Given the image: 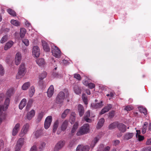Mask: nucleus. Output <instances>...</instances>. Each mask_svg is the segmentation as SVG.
I'll return each mask as SVG.
<instances>
[{
    "mask_svg": "<svg viewBox=\"0 0 151 151\" xmlns=\"http://www.w3.org/2000/svg\"><path fill=\"white\" fill-rule=\"evenodd\" d=\"M7 39V37L6 36H3L1 40V43H3L6 42Z\"/></svg>",
    "mask_w": 151,
    "mask_h": 151,
    "instance_id": "864d4df0",
    "label": "nucleus"
},
{
    "mask_svg": "<svg viewBox=\"0 0 151 151\" xmlns=\"http://www.w3.org/2000/svg\"><path fill=\"white\" fill-rule=\"evenodd\" d=\"M82 98L84 102V104H88L87 102V99L86 97L85 96V94L84 93H83L82 95Z\"/></svg>",
    "mask_w": 151,
    "mask_h": 151,
    "instance_id": "8fccbe9b",
    "label": "nucleus"
},
{
    "mask_svg": "<svg viewBox=\"0 0 151 151\" xmlns=\"http://www.w3.org/2000/svg\"><path fill=\"white\" fill-rule=\"evenodd\" d=\"M14 92V88H10L7 91L6 95L8 97H10L13 94Z\"/></svg>",
    "mask_w": 151,
    "mask_h": 151,
    "instance_id": "bb28decb",
    "label": "nucleus"
},
{
    "mask_svg": "<svg viewBox=\"0 0 151 151\" xmlns=\"http://www.w3.org/2000/svg\"><path fill=\"white\" fill-rule=\"evenodd\" d=\"M54 88L53 85H51L48 88L47 91V96L48 97H51L54 92Z\"/></svg>",
    "mask_w": 151,
    "mask_h": 151,
    "instance_id": "2eb2a0df",
    "label": "nucleus"
},
{
    "mask_svg": "<svg viewBox=\"0 0 151 151\" xmlns=\"http://www.w3.org/2000/svg\"><path fill=\"white\" fill-rule=\"evenodd\" d=\"M52 52L53 55L57 58H58L60 56V51L56 46H54L52 47Z\"/></svg>",
    "mask_w": 151,
    "mask_h": 151,
    "instance_id": "423d86ee",
    "label": "nucleus"
},
{
    "mask_svg": "<svg viewBox=\"0 0 151 151\" xmlns=\"http://www.w3.org/2000/svg\"><path fill=\"white\" fill-rule=\"evenodd\" d=\"M89 126L88 124H85L81 127L76 134L78 136L87 134L89 131Z\"/></svg>",
    "mask_w": 151,
    "mask_h": 151,
    "instance_id": "20e7f679",
    "label": "nucleus"
},
{
    "mask_svg": "<svg viewBox=\"0 0 151 151\" xmlns=\"http://www.w3.org/2000/svg\"><path fill=\"white\" fill-rule=\"evenodd\" d=\"M89 147L88 146H83L82 145H78L77 147L76 151H88Z\"/></svg>",
    "mask_w": 151,
    "mask_h": 151,
    "instance_id": "f8f14e48",
    "label": "nucleus"
},
{
    "mask_svg": "<svg viewBox=\"0 0 151 151\" xmlns=\"http://www.w3.org/2000/svg\"><path fill=\"white\" fill-rule=\"evenodd\" d=\"M4 96V93H2L0 94V102L3 100Z\"/></svg>",
    "mask_w": 151,
    "mask_h": 151,
    "instance_id": "052dcab7",
    "label": "nucleus"
},
{
    "mask_svg": "<svg viewBox=\"0 0 151 151\" xmlns=\"http://www.w3.org/2000/svg\"><path fill=\"white\" fill-rule=\"evenodd\" d=\"M112 107L111 104H108L107 106L105 107L100 111L99 114L102 115L108 112Z\"/></svg>",
    "mask_w": 151,
    "mask_h": 151,
    "instance_id": "4468645a",
    "label": "nucleus"
},
{
    "mask_svg": "<svg viewBox=\"0 0 151 151\" xmlns=\"http://www.w3.org/2000/svg\"><path fill=\"white\" fill-rule=\"evenodd\" d=\"M104 119L103 118H101L99 120L97 124L96 128L98 129L101 128L103 125L104 122Z\"/></svg>",
    "mask_w": 151,
    "mask_h": 151,
    "instance_id": "5701e85b",
    "label": "nucleus"
},
{
    "mask_svg": "<svg viewBox=\"0 0 151 151\" xmlns=\"http://www.w3.org/2000/svg\"><path fill=\"white\" fill-rule=\"evenodd\" d=\"M52 121V117L51 116H47L44 122V127L46 129H48L50 127Z\"/></svg>",
    "mask_w": 151,
    "mask_h": 151,
    "instance_id": "0eeeda50",
    "label": "nucleus"
},
{
    "mask_svg": "<svg viewBox=\"0 0 151 151\" xmlns=\"http://www.w3.org/2000/svg\"><path fill=\"white\" fill-rule=\"evenodd\" d=\"M137 133L136 134V137L137 139L139 141H141L143 140L144 139V137L143 136H141L139 135L140 133L139 130H136Z\"/></svg>",
    "mask_w": 151,
    "mask_h": 151,
    "instance_id": "c756f323",
    "label": "nucleus"
},
{
    "mask_svg": "<svg viewBox=\"0 0 151 151\" xmlns=\"http://www.w3.org/2000/svg\"><path fill=\"white\" fill-rule=\"evenodd\" d=\"M24 138H19L17 142L15 148V151H19L21 147L24 145Z\"/></svg>",
    "mask_w": 151,
    "mask_h": 151,
    "instance_id": "39448f33",
    "label": "nucleus"
},
{
    "mask_svg": "<svg viewBox=\"0 0 151 151\" xmlns=\"http://www.w3.org/2000/svg\"><path fill=\"white\" fill-rule=\"evenodd\" d=\"M68 125V121L66 120H65L62 123L61 126V129L62 131H65Z\"/></svg>",
    "mask_w": 151,
    "mask_h": 151,
    "instance_id": "a878e982",
    "label": "nucleus"
},
{
    "mask_svg": "<svg viewBox=\"0 0 151 151\" xmlns=\"http://www.w3.org/2000/svg\"><path fill=\"white\" fill-rule=\"evenodd\" d=\"M133 109V107L132 106H125L124 109V110L127 111H130Z\"/></svg>",
    "mask_w": 151,
    "mask_h": 151,
    "instance_id": "09e8293b",
    "label": "nucleus"
},
{
    "mask_svg": "<svg viewBox=\"0 0 151 151\" xmlns=\"http://www.w3.org/2000/svg\"><path fill=\"white\" fill-rule=\"evenodd\" d=\"M45 146V143L42 142L41 143L38 148L39 149V151H42Z\"/></svg>",
    "mask_w": 151,
    "mask_h": 151,
    "instance_id": "de8ad7c7",
    "label": "nucleus"
},
{
    "mask_svg": "<svg viewBox=\"0 0 151 151\" xmlns=\"http://www.w3.org/2000/svg\"><path fill=\"white\" fill-rule=\"evenodd\" d=\"M14 42L12 41H10L6 43L4 46V49L6 50L10 48L13 45Z\"/></svg>",
    "mask_w": 151,
    "mask_h": 151,
    "instance_id": "b1692460",
    "label": "nucleus"
},
{
    "mask_svg": "<svg viewBox=\"0 0 151 151\" xmlns=\"http://www.w3.org/2000/svg\"><path fill=\"white\" fill-rule=\"evenodd\" d=\"M78 111L80 116H82L83 115L84 112V108L82 105L79 104L78 105Z\"/></svg>",
    "mask_w": 151,
    "mask_h": 151,
    "instance_id": "a211bd4d",
    "label": "nucleus"
},
{
    "mask_svg": "<svg viewBox=\"0 0 151 151\" xmlns=\"http://www.w3.org/2000/svg\"><path fill=\"white\" fill-rule=\"evenodd\" d=\"M21 53L19 52L17 53L16 54L15 59V63L17 65H18L21 62Z\"/></svg>",
    "mask_w": 151,
    "mask_h": 151,
    "instance_id": "ddd939ff",
    "label": "nucleus"
},
{
    "mask_svg": "<svg viewBox=\"0 0 151 151\" xmlns=\"http://www.w3.org/2000/svg\"><path fill=\"white\" fill-rule=\"evenodd\" d=\"M65 142L64 141H59L55 145L54 148V151H58L64 146Z\"/></svg>",
    "mask_w": 151,
    "mask_h": 151,
    "instance_id": "6e6552de",
    "label": "nucleus"
},
{
    "mask_svg": "<svg viewBox=\"0 0 151 151\" xmlns=\"http://www.w3.org/2000/svg\"><path fill=\"white\" fill-rule=\"evenodd\" d=\"M42 44L43 50L46 52H49L50 50V48L47 43L44 41H42Z\"/></svg>",
    "mask_w": 151,
    "mask_h": 151,
    "instance_id": "6ab92c4d",
    "label": "nucleus"
},
{
    "mask_svg": "<svg viewBox=\"0 0 151 151\" xmlns=\"http://www.w3.org/2000/svg\"><path fill=\"white\" fill-rule=\"evenodd\" d=\"M59 121L58 120H56L54 123L53 127V132L55 133L58 126Z\"/></svg>",
    "mask_w": 151,
    "mask_h": 151,
    "instance_id": "c85d7f7f",
    "label": "nucleus"
},
{
    "mask_svg": "<svg viewBox=\"0 0 151 151\" xmlns=\"http://www.w3.org/2000/svg\"><path fill=\"white\" fill-rule=\"evenodd\" d=\"M148 124V123L147 122H145L143 126V128L142 130V132L143 134H145L147 129V126Z\"/></svg>",
    "mask_w": 151,
    "mask_h": 151,
    "instance_id": "a18cd8bd",
    "label": "nucleus"
},
{
    "mask_svg": "<svg viewBox=\"0 0 151 151\" xmlns=\"http://www.w3.org/2000/svg\"><path fill=\"white\" fill-rule=\"evenodd\" d=\"M134 134L133 133H128L126 134L124 136V139L128 140L133 137Z\"/></svg>",
    "mask_w": 151,
    "mask_h": 151,
    "instance_id": "4c0bfd02",
    "label": "nucleus"
},
{
    "mask_svg": "<svg viewBox=\"0 0 151 151\" xmlns=\"http://www.w3.org/2000/svg\"><path fill=\"white\" fill-rule=\"evenodd\" d=\"M27 104V100L25 99H23L21 101L19 105V108L22 110Z\"/></svg>",
    "mask_w": 151,
    "mask_h": 151,
    "instance_id": "aec40b11",
    "label": "nucleus"
},
{
    "mask_svg": "<svg viewBox=\"0 0 151 151\" xmlns=\"http://www.w3.org/2000/svg\"><path fill=\"white\" fill-rule=\"evenodd\" d=\"M25 25H26L28 27H29L30 26H31V25L27 21H26L25 22Z\"/></svg>",
    "mask_w": 151,
    "mask_h": 151,
    "instance_id": "774afa93",
    "label": "nucleus"
},
{
    "mask_svg": "<svg viewBox=\"0 0 151 151\" xmlns=\"http://www.w3.org/2000/svg\"><path fill=\"white\" fill-rule=\"evenodd\" d=\"M20 126L21 124L19 123H17L15 124L12 130V135L14 136L16 135L20 129Z\"/></svg>",
    "mask_w": 151,
    "mask_h": 151,
    "instance_id": "9b49d317",
    "label": "nucleus"
},
{
    "mask_svg": "<svg viewBox=\"0 0 151 151\" xmlns=\"http://www.w3.org/2000/svg\"><path fill=\"white\" fill-rule=\"evenodd\" d=\"M33 56L35 57H38L40 54V51L39 47L37 46L33 47L32 51Z\"/></svg>",
    "mask_w": 151,
    "mask_h": 151,
    "instance_id": "1a4fd4ad",
    "label": "nucleus"
},
{
    "mask_svg": "<svg viewBox=\"0 0 151 151\" xmlns=\"http://www.w3.org/2000/svg\"><path fill=\"white\" fill-rule=\"evenodd\" d=\"M145 151H151V147H146L144 148Z\"/></svg>",
    "mask_w": 151,
    "mask_h": 151,
    "instance_id": "680f3d73",
    "label": "nucleus"
},
{
    "mask_svg": "<svg viewBox=\"0 0 151 151\" xmlns=\"http://www.w3.org/2000/svg\"><path fill=\"white\" fill-rule=\"evenodd\" d=\"M110 149V147L107 146L103 150V151H109Z\"/></svg>",
    "mask_w": 151,
    "mask_h": 151,
    "instance_id": "0e129e2a",
    "label": "nucleus"
},
{
    "mask_svg": "<svg viewBox=\"0 0 151 151\" xmlns=\"http://www.w3.org/2000/svg\"><path fill=\"white\" fill-rule=\"evenodd\" d=\"M35 92V87L34 86L30 87L29 91V96L30 97H32L34 95Z\"/></svg>",
    "mask_w": 151,
    "mask_h": 151,
    "instance_id": "2f4dec72",
    "label": "nucleus"
},
{
    "mask_svg": "<svg viewBox=\"0 0 151 151\" xmlns=\"http://www.w3.org/2000/svg\"><path fill=\"white\" fill-rule=\"evenodd\" d=\"M75 114L74 113H73L71 114L70 116V122L71 124H73L76 119Z\"/></svg>",
    "mask_w": 151,
    "mask_h": 151,
    "instance_id": "58836bf2",
    "label": "nucleus"
},
{
    "mask_svg": "<svg viewBox=\"0 0 151 151\" xmlns=\"http://www.w3.org/2000/svg\"><path fill=\"white\" fill-rule=\"evenodd\" d=\"M88 87L91 88L92 89L95 88V85L94 84L92 83H89L88 85L87 86Z\"/></svg>",
    "mask_w": 151,
    "mask_h": 151,
    "instance_id": "6e6d98bb",
    "label": "nucleus"
},
{
    "mask_svg": "<svg viewBox=\"0 0 151 151\" xmlns=\"http://www.w3.org/2000/svg\"><path fill=\"white\" fill-rule=\"evenodd\" d=\"M30 151H37V147L35 145H33L31 148Z\"/></svg>",
    "mask_w": 151,
    "mask_h": 151,
    "instance_id": "13d9d810",
    "label": "nucleus"
},
{
    "mask_svg": "<svg viewBox=\"0 0 151 151\" xmlns=\"http://www.w3.org/2000/svg\"><path fill=\"white\" fill-rule=\"evenodd\" d=\"M47 75L46 72L45 71H43L39 74L38 78L39 79L42 80L46 77Z\"/></svg>",
    "mask_w": 151,
    "mask_h": 151,
    "instance_id": "72a5a7b5",
    "label": "nucleus"
},
{
    "mask_svg": "<svg viewBox=\"0 0 151 151\" xmlns=\"http://www.w3.org/2000/svg\"><path fill=\"white\" fill-rule=\"evenodd\" d=\"M4 73V69L2 65L0 64V75H3Z\"/></svg>",
    "mask_w": 151,
    "mask_h": 151,
    "instance_id": "5fc2aeb1",
    "label": "nucleus"
},
{
    "mask_svg": "<svg viewBox=\"0 0 151 151\" xmlns=\"http://www.w3.org/2000/svg\"><path fill=\"white\" fill-rule=\"evenodd\" d=\"M117 127L119 130L122 132L126 131V126L122 124H119L117 125Z\"/></svg>",
    "mask_w": 151,
    "mask_h": 151,
    "instance_id": "412c9836",
    "label": "nucleus"
},
{
    "mask_svg": "<svg viewBox=\"0 0 151 151\" xmlns=\"http://www.w3.org/2000/svg\"><path fill=\"white\" fill-rule=\"evenodd\" d=\"M30 85V84L29 82H26L22 85V88L23 90H26L28 89Z\"/></svg>",
    "mask_w": 151,
    "mask_h": 151,
    "instance_id": "f704fd0d",
    "label": "nucleus"
},
{
    "mask_svg": "<svg viewBox=\"0 0 151 151\" xmlns=\"http://www.w3.org/2000/svg\"><path fill=\"white\" fill-rule=\"evenodd\" d=\"M83 83L86 86H87L89 83L86 80H84L83 81Z\"/></svg>",
    "mask_w": 151,
    "mask_h": 151,
    "instance_id": "69168bd1",
    "label": "nucleus"
},
{
    "mask_svg": "<svg viewBox=\"0 0 151 151\" xmlns=\"http://www.w3.org/2000/svg\"><path fill=\"white\" fill-rule=\"evenodd\" d=\"M103 101H101L100 103L94 104L92 103L91 104V107L93 109H96L101 108L103 106Z\"/></svg>",
    "mask_w": 151,
    "mask_h": 151,
    "instance_id": "dca6fc26",
    "label": "nucleus"
},
{
    "mask_svg": "<svg viewBox=\"0 0 151 151\" xmlns=\"http://www.w3.org/2000/svg\"><path fill=\"white\" fill-rule=\"evenodd\" d=\"M11 24L13 25L18 27L20 25V23L18 21L14 20L12 19L10 21Z\"/></svg>",
    "mask_w": 151,
    "mask_h": 151,
    "instance_id": "e433bc0d",
    "label": "nucleus"
},
{
    "mask_svg": "<svg viewBox=\"0 0 151 151\" xmlns=\"http://www.w3.org/2000/svg\"><path fill=\"white\" fill-rule=\"evenodd\" d=\"M26 72L24 64L22 63L19 69L18 73L16 76V78L19 79L22 78L25 75Z\"/></svg>",
    "mask_w": 151,
    "mask_h": 151,
    "instance_id": "f03ea898",
    "label": "nucleus"
},
{
    "mask_svg": "<svg viewBox=\"0 0 151 151\" xmlns=\"http://www.w3.org/2000/svg\"><path fill=\"white\" fill-rule=\"evenodd\" d=\"M3 144L4 143L3 140H1L0 141V149L3 147Z\"/></svg>",
    "mask_w": 151,
    "mask_h": 151,
    "instance_id": "338daca9",
    "label": "nucleus"
},
{
    "mask_svg": "<svg viewBox=\"0 0 151 151\" xmlns=\"http://www.w3.org/2000/svg\"><path fill=\"white\" fill-rule=\"evenodd\" d=\"M30 128V125L28 123H26L24 124L19 134L21 137H24L27 134Z\"/></svg>",
    "mask_w": 151,
    "mask_h": 151,
    "instance_id": "7ed1b4c3",
    "label": "nucleus"
},
{
    "mask_svg": "<svg viewBox=\"0 0 151 151\" xmlns=\"http://www.w3.org/2000/svg\"><path fill=\"white\" fill-rule=\"evenodd\" d=\"M100 137L99 136H98L96 137L92 142L91 146L92 147H93L97 143V142L99 141V139H100Z\"/></svg>",
    "mask_w": 151,
    "mask_h": 151,
    "instance_id": "c9c22d12",
    "label": "nucleus"
},
{
    "mask_svg": "<svg viewBox=\"0 0 151 151\" xmlns=\"http://www.w3.org/2000/svg\"><path fill=\"white\" fill-rule=\"evenodd\" d=\"M44 115V113L43 112H41L38 114L36 120L37 123H39L40 122L43 118Z\"/></svg>",
    "mask_w": 151,
    "mask_h": 151,
    "instance_id": "7c9ffc66",
    "label": "nucleus"
},
{
    "mask_svg": "<svg viewBox=\"0 0 151 151\" xmlns=\"http://www.w3.org/2000/svg\"><path fill=\"white\" fill-rule=\"evenodd\" d=\"M7 12L8 13L13 16H16V13L14 11L11 9H9L7 10Z\"/></svg>",
    "mask_w": 151,
    "mask_h": 151,
    "instance_id": "c03bdc74",
    "label": "nucleus"
},
{
    "mask_svg": "<svg viewBox=\"0 0 151 151\" xmlns=\"http://www.w3.org/2000/svg\"><path fill=\"white\" fill-rule=\"evenodd\" d=\"M26 32V30L24 28H21L20 29V35L21 38H23Z\"/></svg>",
    "mask_w": 151,
    "mask_h": 151,
    "instance_id": "473e14b6",
    "label": "nucleus"
},
{
    "mask_svg": "<svg viewBox=\"0 0 151 151\" xmlns=\"http://www.w3.org/2000/svg\"><path fill=\"white\" fill-rule=\"evenodd\" d=\"M146 144L147 145H151V138L148 139Z\"/></svg>",
    "mask_w": 151,
    "mask_h": 151,
    "instance_id": "e2e57ef3",
    "label": "nucleus"
},
{
    "mask_svg": "<svg viewBox=\"0 0 151 151\" xmlns=\"http://www.w3.org/2000/svg\"><path fill=\"white\" fill-rule=\"evenodd\" d=\"M114 95V92L111 91L106 95V96L109 98V99H111L113 98Z\"/></svg>",
    "mask_w": 151,
    "mask_h": 151,
    "instance_id": "37998d69",
    "label": "nucleus"
},
{
    "mask_svg": "<svg viewBox=\"0 0 151 151\" xmlns=\"http://www.w3.org/2000/svg\"><path fill=\"white\" fill-rule=\"evenodd\" d=\"M69 93L68 90L65 89L63 91L60 92L58 94L56 98V102L61 105L63 104L64 101L66 98L68 96Z\"/></svg>",
    "mask_w": 151,
    "mask_h": 151,
    "instance_id": "f257e3e1",
    "label": "nucleus"
},
{
    "mask_svg": "<svg viewBox=\"0 0 151 151\" xmlns=\"http://www.w3.org/2000/svg\"><path fill=\"white\" fill-rule=\"evenodd\" d=\"M78 126V124L77 122H76L73 125V127L72 128L71 130L72 134H73L76 131L77 129Z\"/></svg>",
    "mask_w": 151,
    "mask_h": 151,
    "instance_id": "79ce46f5",
    "label": "nucleus"
},
{
    "mask_svg": "<svg viewBox=\"0 0 151 151\" xmlns=\"http://www.w3.org/2000/svg\"><path fill=\"white\" fill-rule=\"evenodd\" d=\"M70 110L68 109H66L63 113L61 115V117L64 118L66 117L67 115L69 113Z\"/></svg>",
    "mask_w": 151,
    "mask_h": 151,
    "instance_id": "ea45409f",
    "label": "nucleus"
},
{
    "mask_svg": "<svg viewBox=\"0 0 151 151\" xmlns=\"http://www.w3.org/2000/svg\"><path fill=\"white\" fill-rule=\"evenodd\" d=\"M22 42L26 46H28L29 44V42L27 39H24L22 40Z\"/></svg>",
    "mask_w": 151,
    "mask_h": 151,
    "instance_id": "3c124183",
    "label": "nucleus"
},
{
    "mask_svg": "<svg viewBox=\"0 0 151 151\" xmlns=\"http://www.w3.org/2000/svg\"><path fill=\"white\" fill-rule=\"evenodd\" d=\"M74 78L79 81H80L81 79V77L80 75L79 74L77 73H75L74 74Z\"/></svg>",
    "mask_w": 151,
    "mask_h": 151,
    "instance_id": "603ef678",
    "label": "nucleus"
},
{
    "mask_svg": "<svg viewBox=\"0 0 151 151\" xmlns=\"http://www.w3.org/2000/svg\"><path fill=\"white\" fill-rule=\"evenodd\" d=\"M73 87L74 91L75 93L77 94H79L81 92V89L77 85H75Z\"/></svg>",
    "mask_w": 151,
    "mask_h": 151,
    "instance_id": "4be33fe9",
    "label": "nucleus"
},
{
    "mask_svg": "<svg viewBox=\"0 0 151 151\" xmlns=\"http://www.w3.org/2000/svg\"><path fill=\"white\" fill-rule=\"evenodd\" d=\"M138 109L141 113H143L145 115L147 114V110L146 109L143 108L142 106H139L138 107Z\"/></svg>",
    "mask_w": 151,
    "mask_h": 151,
    "instance_id": "a19ab883",
    "label": "nucleus"
},
{
    "mask_svg": "<svg viewBox=\"0 0 151 151\" xmlns=\"http://www.w3.org/2000/svg\"><path fill=\"white\" fill-rule=\"evenodd\" d=\"M43 134V130L42 129L37 130L35 133V137L37 138L42 135Z\"/></svg>",
    "mask_w": 151,
    "mask_h": 151,
    "instance_id": "cd10ccee",
    "label": "nucleus"
},
{
    "mask_svg": "<svg viewBox=\"0 0 151 151\" xmlns=\"http://www.w3.org/2000/svg\"><path fill=\"white\" fill-rule=\"evenodd\" d=\"M120 142V141L118 140H116L113 141V145L115 146L118 145Z\"/></svg>",
    "mask_w": 151,
    "mask_h": 151,
    "instance_id": "bf43d9fd",
    "label": "nucleus"
},
{
    "mask_svg": "<svg viewBox=\"0 0 151 151\" xmlns=\"http://www.w3.org/2000/svg\"><path fill=\"white\" fill-rule=\"evenodd\" d=\"M35 111L33 109H32L27 112L26 116V118L29 120H30L35 116Z\"/></svg>",
    "mask_w": 151,
    "mask_h": 151,
    "instance_id": "9d476101",
    "label": "nucleus"
},
{
    "mask_svg": "<svg viewBox=\"0 0 151 151\" xmlns=\"http://www.w3.org/2000/svg\"><path fill=\"white\" fill-rule=\"evenodd\" d=\"M90 116V112L89 110L88 111L84 117V120L87 122H91V120L89 118Z\"/></svg>",
    "mask_w": 151,
    "mask_h": 151,
    "instance_id": "393cba45",
    "label": "nucleus"
},
{
    "mask_svg": "<svg viewBox=\"0 0 151 151\" xmlns=\"http://www.w3.org/2000/svg\"><path fill=\"white\" fill-rule=\"evenodd\" d=\"M36 62L40 66L43 67L45 65V60L43 58H40L36 60Z\"/></svg>",
    "mask_w": 151,
    "mask_h": 151,
    "instance_id": "f3484780",
    "label": "nucleus"
},
{
    "mask_svg": "<svg viewBox=\"0 0 151 151\" xmlns=\"http://www.w3.org/2000/svg\"><path fill=\"white\" fill-rule=\"evenodd\" d=\"M115 114V111H112L109 113V117L111 118H112L114 116Z\"/></svg>",
    "mask_w": 151,
    "mask_h": 151,
    "instance_id": "4d7b16f0",
    "label": "nucleus"
},
{
    "mask_svg": "<svg viewBox=\"0 0 151 151\" xmlns=\"http://www.w3.org/2000/svg\"><path fill=\"white\" fill-rule=\"evenodd\" d=\"M117 124L116 122H114L110 124L109 126V128L110 129H113L116 127Z\"/></svg>",
    "mask_w": 151,
    "mask_h": 151,
    "instance_id": "49530a36",
    "label": "nucleus"
}]
</instances>
